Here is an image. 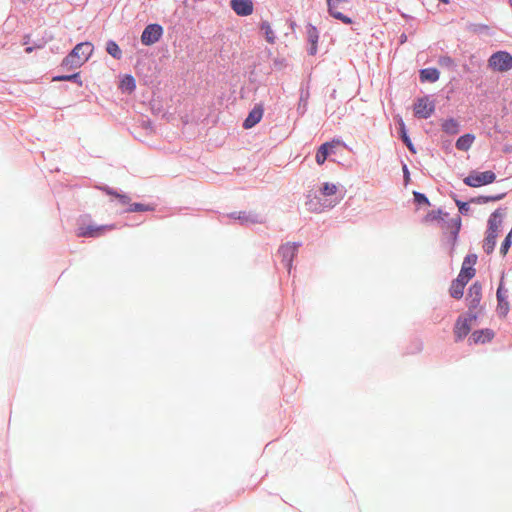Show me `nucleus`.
Returning <instances> with one entry per match:
<instances>
[{
	"instance_id": "1",
	"label": "nucleus",
	"mask_w": 512,
	"mask_h": 512,
	"mask_svg": "<svg viewBox=\"0 0 512 512\" xmlns=\"http://www.w3.org/2000/svg\"><path fill=\"white\" fill-rule=\"evenodd\" d=\"M92 53L93 45L90 42L79 43L63 59L62 66L67 69H77L90 58Z\"/></svg>"
},
{
	"instance_id": "2",
	"label": "nucleus",
	"mask_w": 512,
	"mask_h": 512,
	"mask_svg": "<svg viewBox=\"0 0 512 512\" xmlns=\"http://www.w3.org/2000/svg\"><path fill=\"white\" fill-rule=\"evenodd\" d=\"M92 53L93 45L90 42L79 43L63 59L62 66L67 69H77L90 58Z\"/></svg>"
},
{
	"instance_id": "3",
	"label": "nucleus",
	"mask_w": 512,
	"mask_h": 512,
	"mask_svg": "<svg viewBox=\"0 0 512 512\" xmlns=\"http://www.w3.org/2000/svg\"><path fill=\"white\" fill-rule=\"evenodd\" d=\"M501 216L502 215L499 212V210H496L491 214L489 218V227L483 244V249L487 254L492 253L495 248L498 230L499 227L501 226Z\"/></svg>"
},
{
	"instance_id": "4",
	"label": "nucleus",
	"mask_w": 512,
	"mask_h": 512,
	"mask_svg": "<svg viewBox=\"0 0 512 512\" xmlns=\"http://www.w3.org/2000/svg\"><path fill=\"white\" fill-rule=\"evenodd\" d=\"M488 65L494 71L507 72L512 69V56L506 51H498L490 56Z\"/></svg>"
},
{
	"instance_id": "5",
	"label": "nucleus",
	"mask_w": 512,
	"mask_h": 512,
	"mask_svg": "<svg viewBox=\"0 0 512 512\" xmlns=\"http://www.w3.org/2000/svg\"><path fill=\"white\" fill-rule=\"evenodd\" d=\"M496 175L492 171L484 172H471L467 177L464 178V183L470 187H480L494 182Z\"/></svg>"
},
{
	"instance_id": "6",
	"label": "nucleus",
	"mask_w": 512,
	"mask_h": 512,
	"mask_svg": "<svg viewBox=\"0 0 512 512\" xmlns=\"http://www.w3.org/2000/svg\"><path fill=\"white\" fill-rule=\"evenodd\" d=\"M115 229V225H82L77 228L78 237L97 238Z\"/></svg>"
},
{
	"instance_id": "7",
	"label": "nucleus",
	"mask_w": 512,
	"mask_h": 512,
	"mask_svg": "<svg viewBox=\"0 0 512 512\" xmlns=\"http://www.w3.org/2000/svg\"><path fill=\"white\" fill-rule=\"evenodd\" d=\"M163 34V28L159 24H149L145 27L141 35V42L150 46L158 42Z\"/></svg>"
},
{
	"instance_id": "8",
	"label": "nucleus",
	"mask_w": 512,
	"mask_h": 512,
	"mask_svg": "<svg viewBox=\"0 0 512 512\" xmlns=\"http://www.w3.org/2000/svg\"><path fill=\"white\" fill-rule=\"evenodd\" d=\"M347 3L348 0H327L329 14L345 24H351L352 19L345 16L341 11Z\"/></svg>"
},
{
	"instance_id": "9",
	"label": "nucleus",
	"mask_w": 512,
	"mask_h": 512,
	"mask_svg": "<svg viewBox=\"0 0 512 512\" xmlns=\"http://www.w3.org/2000/svg\"><path fill=\"white\" fill-rule=\"evenodd\" d=\"M435 110V105L428 97L419 98L414 104V114L418 118H429Z\"/></svg>"
},
{
	"instance_id": "10",
	"label": "nucleus",
	"mask_w": 512,
	"mask_h": 512,
	"mask_svg": "<svg viewBox=\"0 0 512 512\" xmlns=\"http://www.w3.org/2000/svg\"><path fill=\"white\" fill-rule=\"evenodd\" d=\"M475 319V316L462 317L460 316L454 326V334L456 341L464 339L471 330V323Z\"/></svg>"
},
{
	"instance_id": "11",
	"label": "nucleus",
	"mask_w": 512,
	"mask_h": 512,
	"mask_svg": "<svg viewBox=\"0 0 512 512\" xmlns=\"http://www.w3.org/2000/svg\"><path fill=\"white\" fill-rule=\"evenodd\" d=\"M476 262L477 255L468 254L463 260L462 267L458 277L470 281L475 276L476 271L474 269V265L476 264Z\"/></svg>"
},
{
	"instance_id": "12",
	"label": "nucleus",
	"mask_w": 512,
	"mask_h": 512,
	"mask_svg": "<svg viewBox=\"0 0 512 512\" xmlns=\"http://www.w3.org/2000/svg\"><path fill=\"white\" fill-rule=\"evenodd\" d=\"M298 246L295 243H286L279 248V254L282 257L287 270L290 272L293 259L297 253Z\"/></svg>"
},
{
	"instance_id": "13",
	"label": "nucleus",
	"mask_w": 512,
	"mask_h": 512,
	"mask_svg": "<svg viewBox=\"0 0 512 512\" xmlns=\"http://www.w3.org/2000/svg\"><path fill=\"white\" fill-rule=\"evenodd\" d=\"M230 6L239 16H249L254 10L253 2L251 0H231Z\"/></svg>"
},
{
	"instance_id": "14",
	"label": "nucleus",
	"mask_w": 512,
	"mask_h": 512,
	"mask_svg": "<svg viewBox=\"0 0 512 512\" xmlns=\"http://www.w3.org/2000/svg\"><path fill=\"white\" fill-rule=\"evenodd\" d=\"M264 113V108L262 104H257L254 108L249 112L247 118L243 122V127L245 129H250L258 124Z\"/></svg>"
},
{
	"instance_id": "15",
	"label": "nucleus",
	"mask_w": 512,
	"mask_h": 512,
	"mask_svg": "<svg viewBox=\"0 0 512 512\" xmlns=\"http://www.w3.org/2000/svg\"><path fill=\"white\" fill-rule=\"evenodd\" d=\"M494 337V332L490 329H482L474 331L469 338V342L472 344H485L490 342Z\"/></svg>"
},
{
	"instance_id": "16",
	"label": "nucleus",
	"mask_w": 512,
	"mask_h": 512,
	"mask_svg": "<svg viewBox=\"0 0 512 512\" xmlns=\"http://www.w3.org/2000/svg\"><path fill=\"white\" fill-rule=\"evenodd\" d=\"M340 143L339 140H334L332 142H325L323 143L317 150V153H316V162L317 164L319 165H322L324 164V162L326 161L328 155H329V152L332 148H334L336 145H338Z\"/></svg>"
},
{
	"instance_id": "17",
	"label": "nucleus",
	"mask_w": 512,
	"mask_h": 512,
	"mask_svg": "<svg viewBox=\"0 0 512 512\" xmlns=\"http://www.w3.org/2000/svg\"><path fill=\"white\" fill-rule=\"evenodd\" d=\"M507 290L504 289L503 283L501 282L498 289H497V300H498V312L505 316L509 311V303L506 300L507 298Z\"/></svg>"
},
{
	"instance_id": "18",
	"label": "nucleus",
	"mask_w": 512,
	"mask_h": 512,
	"mask_svg": "<svg viewBox=\"0 0 512 512\" xmlns=\"http://www.w3.org/2000/svg\"><path fill=\"white\" fill-rule=\"evenodd\" d=\"M469 281L457 277L451 284L450 295L455 299H460L463 296L464 288Z\"/></svg>"
},
{
	"instance_id": "19",
	"label": "nucleus",
	"mask_w": 512,
	"mask_h": 512,
	"mask_svg": "<svg viewBox=\"0 0 512 512\" xmlns=\"http://www.w3.org/2000/svg\"><path fill=\"white\" fill-rule=\"evenodd\" d=\"M474 140L475 136L473 134L467 133L457 139L455 146L458 150L468 151L474 143Z\"/></svg>"
},
{
	"instance_id": "20",
	"label": "nucleus",
	"mask_w": 512,
	"mask_h": 512,
	"mask_svg": "<svg viewBox=\"0 0 512 512\" xmlns=\"http://www.w3.org/2000/svg\"><path fill=\"white\" fill-rule=\"evenodd\" d=\"M439 76L440 73L436 68H426L420 71V80L422 82H436Z\"/></svg>"
},
{
	"instance_id": "21",
	"label": "nucleus",
	"mask_w": 512,
	"mask_h": 512,
	"mask_svg": "<svg viewBox=\"0 0 512 512\" xmlns=\"http://www.w3.org/2000/svg\"><path fill=\"white\" fill-rule=\"evenodd\" d=\"M468 298L471 299V305L476 307L481 300V285L474 283L469 288Z\"/></svg>"
},
{
	"instance_id": "22",
	"label": "nucleus",
	"mask_w": 512,
	"mask_h": 512,
	"mask_svg": "<svg viewBox=\"0 0 512 512\" xmlns=\"http://www.w3.org/2000/svg\"><path fill=\"white\" fill-rule=\"evenodd\" d=\"M120 89L124 92L131 93L136 88L135 79L131 75H125L119 85Z\"/></svg>"
},
{
	"instance_id": "23",
	"label": "nucleus",
	"mask_w": 512,
	"mask_h": 512,
	"mask_svg": "<svg viewBox=\"0 0 512 512\" xmlns=\"http://www.w3.org/2000/svg\"><path fill=\"white\" fill-rule=\"evenodd\" d=\"M441 126H442L443 131L446 132L447 134L453 135V134H457L459 131V124L453 118L444 120L442 122Z\"/></svg>"
},
{
	"instance_id": "24",
	"label": "nucleus",
	"mask_w": 512,
	"mask_h": 512,
	"mask_svg": "<svg viewBox=\"0 0 512 512\" xmlns=\"http://www.w3.org/2000/svg\"><path fill=\"white\" fill-rule=\"evenodd\" d=\"M106 51L115 59H120L122 57V51L118 44L114 41H108L106 45Z\"/></svg>"
},
{
	"instance_id": "25",
	"label": "nucleus",
	"mask_w": 512,
	"mask_h": 512,
	"mask_svg": "<svg viewBox=\"0 0 512 512\" xmlns=\"http://www.w3.org/2000/svg\"><path fill=\"white\" fill-rule=\"evenodd\" d=\"M399 128H400V135H401L403 142L406 144V146L408 147V149L411 152L415 153L414 146L406 133L405 124L402 119H399Z\"/></svg>"
},
{
	"instance_id": "26",
	"label": "nucleus",
	"mask_w": 512,
	"mask_h": 512,
	"mask_svg": "<svg viewBox=\"0 0 512 512\" xmlns=\"http://www.w3.org/2000/svg\"><path fill=\"white\" fill-rule=\"evenodd\" d=\"M261 30L264 32L266 40L273 44L275 42V35L271 25L268 22H262Z\"/></svg>"
},
{
	"instance_id": "27",
	"label": "nucleus",
	"mask_w": 512,
	"mask_h": 512,
	"mask_svg": "<svg viewBox=\"0 0 512 512\" xmlns=\"http://www.w3.org/2000/svg\"><path fill=\"white\" fill-rule=\"evenodd\" d=\"M338 191V187L333 183H324L320 188V192L323 196H332L335 195Z\"/></svg>"
},
{
	"instance_id": "28",
	"label": "nucleus",
	"mask_w": 512,
	"mask_h": 512,
	"mask_svg": "<svg viewBox=\"0 0 512 512\" xmlns=\"http://www.w3.org/2000/svg\"><path fill=\"white\" fill-rule=\"evenodd\" d=\"M307 37H308V41L311 44H317L318 43L319 34H318V31H317L316 27H314L312 25H308V27H307Z\"/></svg>"
},
{
	"instance_id": "29",
	"label": "nucleus",
	"mask_w": 512,
	"mask_h": 512,
	"mask_svg": "<svg viewBox=\"0 0 512 512\" xmlns=\"http://www.w3.org/2000/svg\"><path fill=\"white\" fill-rule=\"evenodd\" d=\"M153 208L149 205L141 204V203H133L128 208L129 212H143V211H151Z\"/></svg>"
},
{
	"instance_id": "30",
	"label": "nucleus",
	"mask_w": 512,
	"mask_h": 512,
	"mask_svg": "<svg viewBox=\"0 0 512 512\" xmlns=\"http://www.w3.org/2000/svg\"><path fill=\"white\" fill-rule=\"evenodd\" d=\"M511 246V232L506 236L505 240L503 241L500 252L502 255H506L509 248Z\"/></svg>"
},
{
	"instance_id": "31",
	"label": "nucleus",
	"mask_w": 512,
	"mask_h": 512,
	"mask_svg": "<svg viewBox=\"0 0 512 512\" xmlns=\"http://www.w3.org/2000/svg\"><path fill=\"white\" fill-rule=\"evenodd\" d=\"M79 77V73H75L72 75H61V76H55L53 78V81H74Z\"/></svg>"
},
{
	"instance_id": "32",
	"label": "nucleus",
	"mask_w": 512,
	"mask_h": 512,
	"mask_svg": "<svg viewBox=\"0 0 512 512\" xmlns=\"http://www.w3.org/2000/svg\"><path fill=\"white\" fill-rule=\"evenodd\" d=\"M441 214H442V212L440 210L439 211H432L431 213H429L426 216L425 220H426V222L439 220L441 218Z\"/></svg>"
},
{
	"instance_id": "33",
	"label": "nucleus",
	"mask_w": 512,
	"mask_h": 512,
	"mask_svg": "<svg viewBox=\"0 0 512 512\" xmlns=\"http://www.w3.org/2000/svg\"><path fill=\"white\" fill-rule=\"evenodd\" d=\"M414 197L416 202L429 205V200L424 194L415 192Z\"/></svg>"
},
{
	"instance_id": "34",
	"label": "nucleus",
	"mask_w": 512,
	"mask_h": 512,
	"mask_svg": "<svg viewBox=\"0 0 512 512\" xmlns=\"http://www.w3.org/2000/svg\"><path fill=\"white\" fill-rule=\"evenodd\" d=\"M116 198L119 199L120 203L123 205L130 203V198L124 194H116Z\"/></svg>"
},
{
	"instance_id": "35",
	"label": "nucleus",
	"mask_w": 512,
	"mask_h": 512,
	"mask_svg": "<svg viewBox=\"0 0 512 512\" xmlns=\"http://www.w3.org/2000/svg\"><path fill=\"white\" fill-rule=\"evenodd\" d=\"M503 196H504V194L496 195V196H483L482 199L484 202L498 201V200L502 199Z\"/></svg>"
},
{
	"instance_id": "36",
	"label": "nucleus",
	"mask_w": 512,
	"mask_h": 512,
	"mask_svg": "<svg viewBox=\"0 0 512 512\" xmlns=\"http://www.w3.org/2000/svg\"><path fill=\"white\" fill-rule=\"evenodd\" d=\"M238 219L242 220L243 222H257V220L252 216V215H243V216H238Z\"/></svg>"
},
{
	"instance_id": "37",
	"label": "nucleus",
	"mask_w": 512,
	"mask_h": 512,
	"mask_svg": "<svg viewBox=\"0 0 512 512\" xmlns=\"http://www.w3.org/2000/svg\"><path fill=\"white\" fill-rule=\"evenodd\" d=\"M457 205H458L459 211L461 213L468 211V204L467 203L457 201Z\"/></svg>"
},
{
	"instance_id": "38",
	"label": "nucleus",
	"mask_w": 512,
	"mask_h": 512,
	"mask_svg": "<svg viewBox=\"0 0 512 512\" xmlns=\"http://www.w3.org/2000/svg\"><path fill=\"white\" fill-rule=\"evenodd\" d=\"M316 52H317V44H311V47L309 50L310 55H315Z\"/></svg>"
},
{
	"instance_id": "39",
	"label": "nucleus",
	"mask_w": 512,
	"mask_h": 512,
	"mask_svg": "<svg viewBox=\"0 0 512 512\" xmlns=\"http://www.w3.org/2000/svg\"><path fill=\"white\" fill-rule=\"evenodd\" d=\"M103 191L106 192L108 195H112L114 197H116V194H118L117 192L111 190L110 188H104Z\"/></svg>"
},
{
	"instance_id": "40",
	"label": "nucleus",
	"mask_w": 512,
	"mask_h": 512,
	"mask_svg": "<svg viewBox=\"0 0 512 512\" xmlns=\"http://www.w3.org/2000/svg\"><path fill=\"white\" fill-rule=\"evenodd\" d=\"M34 50V47H27L26 52L31 53Z\"/></svg>"
},
{
	"instance_id": "41",
	"label": "nucleus",
	"mask_w": 512,
	"mask_h": 512,
	"mask_svg": "<svg viewBox=\"0 0 512 512\" xmlns=\"http://www.w3.org/2000/svg\"><path fill=\"white\" fill-rule=\"evenodd\" d=\"M81 57H82V52H78V55L75 58L79 60Z\"/></svg>"
},
{
	"instance_id": "42",
	"label": "nucleus",
	"mask_w": 512,
	"mask_h": 512,
	"mask_svg": "<svg viewBox=\"0 0 512 512\" xmlns=\"http://www.w3.org/2000/svg\"><path fill=\"white\" fill-rule=\"evenodd\" d=\"M456 225H457V229H459V227H460V219H458V220L456 221Z\"/></svg>"
},
{
	"instance_id": "43",
	"label": "nucleus",
	"mask_w": 512,
	"mask_h": 512,
	"mask_svg": "<svg viewBox=\"0 0 512 512\" xmlns=\"http://www.w3.org/2000/svg\"><path fill=\"white\" fill-rule=\"evenodd\" d=\"M448 62H449V63H451V62H452V61H451V58H446L445 63H448Z\"/></svg>"
},
{
	"instance_id": "44",
	"label": "nucleus",
	"mask_w": 512,
	"mask_h": 512,
	"mask_svg": "<svg viewBox=\"0 0 512 512\" xmlns=\"http://www.w3.org/2000/svg\"><path fill=\"white\" fill-rule=\"evenodd\" d=\"M448 62H449V63H451V62H452V61H451V58H446L445 63H448Z\"/></svg>"
},
{
	"instance_id": "45",
	"label": "nucleus",
	"mask_w": 512,
	"mask_h": 512,
	"mask_svg": "<svg viewBox=\"0 0 512 512\" xmlns=\"http://www.w3.org/2000/svg\"><path fill=\"white\" fill-rule=\"evenodd\" d=\"M510 5L512 6V0H510Z\"/></svg>"
}]
</instances>
